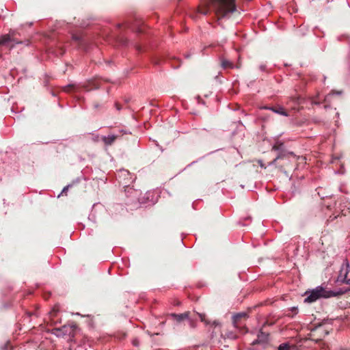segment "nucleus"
Returning a JSON list of instances; mask_svg holds the SVG:
<instances>
[{
  "mask_svg": "<svg viewBox=\"0 0 350 350\" xmlns=\"http://www.w3.org/2000/svg\"><path fill=\"white\" fill-rule=\"evenodd\" d=\"M347 291V289L343 288H340L338 291H327L323 286H318L315 288L305 293V295H307V297L304 299V302L310 304L320 298L337 297L345 294Z\"/></svg>",
  "mask_w": 350,
  "mask_h": 350,
  "instance_id": "1",
  "label": "nucleus"
},
{
  "mask_svg": "<svg viewBox=\"0 0 350 350\" xmlns=\"http://www.w3.org/2000/svg\"><path fill=\"white\" fill-rule=\"evenodd\" d=\"M206 5H211L221 17L236 11L235 0H206Z\"/></svg>",
  "mask_w": 350,
  "mask_h": 350,
  "instance_id": "2",
  "label": "nucleus"
},
{
  "mask_svg": "<svg viewBox=\"0 0 350 350\" xmlns=\"http://www.w3.org/2000/svg\"><path fill=\"white\" fill-rule=\"evenodd\" d=\"M18 33L14 30H11L7 34L0 36V46H4L10 50L13 49L16 44H22L23 41L18 40L16 38Z\"/></svg>",
  "mask_w": 350,
  "mask_h": 350,
  "instance_id": "3",
  "label": "nucleus"
},
{
  "mask_svg": "<svg viewBox=\"0 0 350 350\" xmlns=\"http://www.w3.org/2000/svg\"><path fill=\"white\" fill-rule=\"evenodd\" d=\"M77 326L75 324L72 325H64L61 327L54 328L51 330V334L56 336L57 337H64L68 336L72 338L75 335V330Z\"/></svg>",
  "mask_w": 350,
  "mask_h": 350,
  "instance_id": "4",
  "label": "nucleus"
},
{
  "mask_svg": "<svg viewBox=\"0 0 350 350\" xmlns=\"http://www.w3.org/2000/svg\"><path fill=\"white\" fill-rule=\"evenodd\" d=\"M350 265L347 259L344 260L341 265L340 269L337 278V282L345 284L347 280V275L349 272Z\"/></svg>",
  "mask_w": 350,
  "mask_h": 350,
  "instance_id": "5",
  "label": "nucleus"
},
{
  "mask_svg": "<svg viewBox=\"0 0 350 350\" xmlns=\"http://www.w3.org/2000/svg\"><path fill=\"white\" fill-rule=\"evenodd\" d=\"M189 312H186L182 314L171 313L170 316L178 323H180L184 320L189 319Z\"/></svg>",
  "mask_w": 350,
  "mask_h": 350,
  "instance_id": "6",
  "label": "nucleus"
},
{
  "mask_svg": "<svg viewBox=\"0 0 350 350\" xmlns=\"http://www.w3.org/2000/svg\"><path fill=\"white\" fill-rule=\"evenodd\" d=\"M221 67L224 69L240 68V67H241V65L239 64L234 66L232 62L225 59L224 57H221Z\"/></svg>",
  "mask_w": 350,
  "mask_h": 350,
  "instance_id": "7",
  "label": "nucleus"
},
{
  "mask_svg": "<svg viewBox=\"0 0 350 350\" xmlns=\"http://www.w3.org/2000/svg\"><path fill=\"white\" fill-rule=\"evenodd\" d=\"M268 340V334L260 331L258 334L257 339L254 340L252 342V345H255L260 343H264Z\"/></svg>",
  "mask_w": 350,
  "mask_h": 350,
  "instance_id": "8",
  "label": "nucleus"
},
{
  "mask_svg": "<svg viewBox=\"0 0 350 350\" xmlns=\"http://www.w3.org/2000/svg\"><path fill=\"white\" fill-rule=\"evenodd\" d=\"M264 109L271 110V111H273L275 113H278V114H280V115H282V116H288V113L286 111H285L284 108L282 107H280L278 109H275V107H265Z\"/></svg>",
  "mask_w": 350,
  "mask_h": 350,
  "instance_id": "9",
  "label": "nucleus"
},
{
  "mask_svg": "<svg viewBox=\"0 0 350 350\" xmlns=\"http://www.w3.org/2000/svg\"><path fill=\"white\" fill-rule=\"evenodd\" d=\"M247 314L246 312H239V313H237V314H235L234 315H233L232 323L234 324V326L237 327L238 321L242 318L247 317Z\"/></svg>",
  "mask_w": 350,
  "mask_h": 350,
  "instance_id": "10",
  "label": "nucleus"
},
{
  "mask_svg": "<svg viewBox=\"0 0 350 350\" xmlns=\"http://www.w3.org/2000/svg\"><path fill=\"white\" fill-rule=\"evenodd\" d=\"M116 138V135H111L108 136H103L102 139L105 145L110 146L114 142Z\"/></svg>",
  "mask_w": 350,
  "mask_h": 350,
  "instance_id": "11",
  "label": "nucleus"
},
{
  "mask_svg": "<svg viewBox=\"0 0 350 350\" xmlns=\"http://www.w3.org/2000/svg\"><path fill=\"white\" fill-rule=\"evenodd\" d=\"M286 157V154L284 153V152H279V154H278V156L276 157V158L273 161H271L269 165H274L275 163V162L278 160V159H284V157Z\"/></svg>",
  "mask_w": 350,
  "mask_h": 350,
  "instance_id": "12",
  "label": "nucleus"
},
{
  "mask_svg": "<svg viewBox=\"0 0 350 350\" xmlns=\"http://www.w3.org/2000/svg\"><path fill=\"white\" fill-rule=\"evenodd\" d=\"M278 350H290V345L288 342L282 343L279 345Z\"/></svg>",
  "mask_w": 350,
  "mask_h": 350,
  "instance_id": "13",
  "label": "nucleus"
},
{
  "mask_svg": "<svg viewBox=\"0 0 350 350\" xmlns=\"http://www.w3.org/2000/svg\"><path fill=\"white\" fill-rule=\"evenodd\" d=\"M197 315L199 317L200 321L202 322H204L205 324L208 325L210 324V322L207 321L205 318V314L202 313H197Z\"/></svg>",
  "mask_w": 350,
  "mask_h": 350,
  "instance_id": "14",
  "label": "nucleus"
},
{
  "mask_svg": "<svg viewBox=\"0 0 350 350\" xmlns=\"http://www.w3.org/2000/svg\"><path fill=\"white\" fill-rule=\"evenodd\" d=\"M188 321H189V326L191 327V328H195L196 327V320L195 319L193 318H191L189 316V319H187Z\"/></svg>",
  "mask_w": 350,
  "mask_h": 350,
  "instance_id": "15",
  "label": "nucleus"
},
{
  "mask_svg": "<svg viewBox=\"0 0 350 350\" xmlns=\"http://www.w3.org/2000/svg\"><path fill=\"white\" fill-rule=\"evenodd\" d=\"M283 148V144L280 143L279 144H275L272 147V150L275 151H280Z\"/></svg>",
  "mask_w": 350,
  "mask_h": 350,
  "instance_id": "16",
  "label": "nucleus"
},
{
  "mask_svg": "<svg viewBox=\"0 0 350 350\" xmlns=\"http://www.w3.org/2000/svg\"><path fill=\"white\" fill-rule=\"evenodd\" d=\"M291 100H293L295 103L299 104L301 102L302 98L299 96L292 97Z\"/></svg>",
  "mask_w": 350,
  "mask_h": 350,
  "instance_id": "17",
  "label": "nucleus"
},
{
  "mask_svg": "<svg viewBox=\"0 0 350 350\" xmlns=\"http://www.w3.org/2000/svg\"><path fill=\"white\" fill-rule=\"evenodd\" d=\"M132 345L135 347H139V340L138 338H134L132 340Z\"/></svg>",
  "mask_w": 350,
  "mask_h": 350,
  "instance_id": "18",
  "label": "nucleus"
},
{
  "mask_svg": "<svg viewBox=\"0 0 350 350\" xmlns=\"http://www.w3.org/2000/svg\"><path fill=\"white\" fill-rule=\"evenodd\" d=\"M120 176H129L130 175V173L128 170H122L120 172Z\"/></svg>",
  "mask_w": 350,
  "mask_h": 350,
  "instance_id": "19",
  "label": "nucleus"
},
{
  "mask_svg": "<svg viewBox=\"0 0 350 350\" xmlns=\"http://www.w3.org/2000/svg\"><path fill=\"white\" fill-rule=\"evenodd\" d=\"M72 39L75 41H78V42H80L81 41V37L79 36H77V35H73L72 36Z\"/></svg>",
  "mask_w": 350,
  "mask_h": 350,
  "instance_id": "20",
  "label": "nucleus"
},
{
  "mask_svg": "<svg viewBox=\"0 0 350 350\" xmlns=\"http://www.w3.org/2000/svg\"><path fill=\"white\" fill-rule=\"evenodd\" d=\"M199 12H200L201 14H202L204 15H206L208 14V10H202V9L199 8Z\"/></svg>",
  "mask_w": 350,
  "mask_h": 350,
  "instance_id": "21",
  "label": "nucleus"
},
{
  "mask_svg": "<svg viewBox=\"0 0 350 350\" xmlns=\"http://www.w3.org/2000/svg\"><path fill=\"white\" fill-rule=\"evenodd\" d=\"M259 68H260V70L261 71L264 72V71H265V70H266V65H265V64H261V65H260Z\"/></svg>",
  "mask_w": 350,
  "mask_h": 350,
  "instance_id": "22",
  "label": "nucleus"
},
{
  "mask_svg": "<svg viewBox=\"0 0 350 350\" xmlns=\"http://www.w3.org/2000/svg\"><path fill=\"white\" fill-rule=\"evenodd\" d=\"M70 185H67L66 187H65L62 189V193H64V192H66V191L68 189V188L70 187Z\"/></svg>",
  "mask_w": 350,
  "mask_h": 350,
  "instance_id": "23",
  "label": "nucleus"
},
{
  "mask_svg": "<svg viewBox=\"0 0 350 350\" xmlns=\"http://www.w3.org/2000/svg\"><path fill=\"white\" fill-rule=\"evenodd\" d=\"M213 325L216 327L219 325V323L218 321H214L213 322Z\"/></svg>",
  "mask_w": 350,
  "mask_h": 350,
  "instance_id": "24",
  "label": "nucleus"
},
{
  "mask_svg": "<svg viewBox=\"0 0 350 350\" xmlns=\"http://www.w3.org/2000/svg\"><path fill=\"white\" fill-rule=\"evenodd\" d=\"M116 107L117 110L120 111L121 109V107L118 103H116Z\"/></svg>",
  "mask_w": 350,
  "mask_h": 350,
  "instance_id": "25",
  "label": "nucleus"
},
{
  "mask_svg": "<svg viewBox=\"0 0 350 350\" xmlns=\"http://www.w3.org/2000/svg\"><path fill=\"white\" fill-rule=\"evenodd\" d=\"M50 315H51V317H54V316L55 315V311H51V312H50Z\"/></svg>",
  "mask_w": 350,
  "mask_h": 350,
  "instance_id": "26",
  "label": "nucleus"
},
{
  "mask_svg": "<svg viewBox=\"0 0 350 350\" xmlns=\"http://www.w3.org/2000/svg\"><path fill=\"white\" fill-rule=\"evenodd\" d=\"M345 284L350 285V278L347 279V280L346 281V282Z\"/></svg>",
  "mask_w": 350,
  "mask_h": 350,
  "instance_id": "27",
  "label": "nucleus"
},
{
  "mask_svg": "<svg viewBox=\"0 0 350 350\" xmlns=\"http://www.w3.org/2000/svg\"><path fill=\"white\" fill-rule=\"evenodd\" d=\"M312 104H314V105H319V104L318 102H317V101H315V100H312Z\"/></svg>",
  "mask_w": 350,
  "mask_h": 350,
  "instance_id": "28",
  "label": "nucleus"
},
{
  "mask_svg": "<svg viewBox=\"0 0 350 350\" xmlns=\"http://www.w3.org/2000/svg\"><path fill=\"white\" fill-rule=\"evenodd\" d=\"M121 25H122L121 24H118V27H121Z\"/></svg>",
  "mask_w": 350,
  "mask_h": 350,
  "instance_id": "29",
  "label": "nucleus"
}]
</instances>
